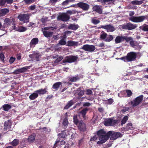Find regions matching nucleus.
I'll return each instance as SVG.
<instances>
[{"label": "nucleus", "instance_id": "nucleus-1", "mask_svg": "<svg viewBox=\"0 0 148 148\" xmlns=\"http://www.w3.org/2000/svg\"><path fill=\"white\" fill-rule=\"evenodd\" d=\"M112 133L111 131H109L106 133L102 129L98 131L97 134L99 137V140L97 142V144L101 145L105 143L108 139Z\"/></svg>", "mask_w": 148, "mask_h": 148}, {"label": "nucleus", "instance_id": "nucleus-2", "mask_svg": "<svg viewBox=\"0 0 148 148\" xmlns=\"http://www.w3.org/2000/svg\"><path fill=\"white\" fill-rule=\"evenodd\" d=\"M137 57V54L135 52H130L127 54L126 56L121 57L120 59L125 62H130L136 60Z\"/></svg>", "mask_w": 148, "mask_h": 148}, {"label": "nucleus", "instance_id": "nucleus-3", "mask_svg": "<svg viewBox=\"0 0 148 148\" xmlns=\"http://www.w3.org/2000/svg\"><path fill=\"white\" fill-rule=\"evenodd\" d=\"M147 18L146 16H132L129 19L130 21L134 23H140L143 22Z\"/></svg>", "mask_w": 148, "mask_h": 148}, {"label": "nucleus", "instance_id": "nucleus-4", "mask_svg": "<svg viewBox=\"0 0 148 148\" xmlns=\"http://www.w3.org/2000/svg\"><path fill=\"white\" fill-rule=\"evenodd\" d=\"M104 124L106 126H117L118 125V121L113 120L110 118L106 120L104 122Z\"/></svg>", "mask_w": 148, "mask_h": 148}, {"label": "nucleus", "instance_id": "nucleus-5", "mask_svg": "<svg viewBox=\"0 0 148 148\" xmlns=\"http://www.w3.org/2000/svg\"><path fill=\"white\" fill-rule=\"evenodd\" d=\"M18 18L20 21L24 23L29 22V14H20L18 16Z\"/></svg>", "mask_w": 148, "mask_h": 148}, {"label": "nucleus", "instance_id": "nucleus-6", "mask_svg": "<svg viewBox=\"0 0 148 148\" xmlns=\"http://www.w3.org/2000/svg\"><path fill=\"white\" fill-rule=\"evenodd\" d=\"M77 59V57L75 56H66L62 60L63 63L68 62L71 63L76 61Z\"/></svg>", "mask_w": 148, "mask_h": 148}, {"label": "nucleus", "instance_id": "nucleus-7", "mask_svg": "<svg viewBox=\"0 0 148 148\" xmlns=\"http://www.w3.org/2000/svg\"><path fill=\"white\" fill-rule=\"evenodd\" d=\"M122 28L125 29L131 30L136 28L137 25L136 24H133L130 23L124 24L121 25Z\"/></svg>", "mask_w": 148, "mask_h": 148}, {"label": "nucleus", "instance_id": "nucleus-8", "mask_svg": "<svg viewBox=\"0 0 148 148\" xmlns=\"http://www.w3.org/2000/svg\"><path fill=\"white\" fill-rule=\"evenodd\" d=\"M95 47L92 45H89L86 44L83 45L81 48V49H82L85 51H88L90 52H92L95 49Z\"/></svg>", "mask_w": 148, "mask_h": 148}, {"label": "nucleus", "instance_id": "nucleus-9", "mask_svg": "<svg viewBox=\"0 0 148 148\" xmlns=\"http://www.w3.org/2000/svg\"><path fill=\"white\" fill-rule=\"evenodd\" d=\"M102 28L107 30L108 32H112L114 31L115 28L114 26L111 24L105 25H101L99 28Z\"/></svg>", "mask_w": 148, "mask_h": 148}, {"label": "nucleus", "instance_id": "nucleus-10", "mask_svg": "<svg viewBox=\"0 0 148 148\" xmlns=\"http://www.w3.org/2000/svg\"><path fill=\"white\" fill-rule=\"evenodd\" d=\"M78 6L84 11H87L90 6L88 4L83 2H80L77 4Z\"/></svg>", "mask_w": 148, "mask_h": 148}, {"label": "nucleus", "instance_id": "nucleus-11", "mask_svg": "<svg viewBox=\"0 0 148 148\" xmlns=\"http://www.w3.org/2000/svg\"><path fill=\"white\" fill-rule=\"evenodd\" d=\"M29 68V66H26L20 69H16L13 72V73L14 74H17L24 73L26 72Z\"/></svg>", "mask_w": 148, "mask_h": 148}, {"label": "nucleus", "instance_id": "nucleus-12", "mask_svg": "<svg viewBox=\"0 0 148 148\" xmlns=\"http://www.w3.org/2000/svg\"><path fill=\"white\" fill-rule=\"evenodd\" d=\"M59 20L66 22L68 21L70 19V16L65 13H62L58 17Z\"/></svg>", "mask_w": 148, "mask_h": 148}, {"label": "nucleus", "instance_id": "nucleus-13", "mask_svg": "<svg viewBox=\"0 0 148 148\" xmlns=\"http://www.w3.org/2000/svg\"><path fill=\"white\" fill-rule=\"evenodd\" d=\"M112 133L110 136L111 137L110 140H114L119 137H121L122 136V135L119 132H114L111 131Z\"/></svg>", "mask_w": 148, "mask_h": 148}, {"label": "nucleus", "instance_id": "nucleus-14", "mask_svg": "<svg viewBox=\"0 0 148 148\" xmlns=\"http://www.w3.org/2000/svg\"><path fill=\"white\" fill-rule=\"evenodd\" d=\"M41 56V55L38 53H34L33 54H30L29 55V57L30 58L37 61L40 60Z\"/></svg>", "mask_w": 148, "mask_h": 148}, {"label": "nucleus", "instance_id": "nucleus-15", "mask_svg": "<svg viewBox=\"0 0 148 148\" xmlns=\"http://www.w3.org/2000/svg\"><path fill=\"white\" fill-rule=\"evenodd\" d=\"M78 127L79 130L81 131L84 132L86 130L85 124L82 121H80L78 122Z\"/></svg>", "mask_w": 148, "mask_h": 148}, {"label": "nucleus", "instance_id": "nucleus-16", "mask_svg": "<svg viewBox=\"0 0 148 148\" xmlns=\"http://www.w3.org/2000/svg\"><path fill=\"white\" fill-rule=\"evenodd\" d=\"M12 21L11 19L9 18H5L4 21V23L2 26V27L5 28L9 27L12 23Z\"/></svg>", "mask_w": 148, "mask_h": 148}, {"label": "nucleus", "instance_id": "nucleus-17", "mask_svg": "<svg viewBox=\"0 0 148 148\" xmlns=\"http://www.w3.org/2000/svg\"><path fill=\"white\" fill-rule=\"evenodd\" d=\"M81 78V76L78 75L69 78V80L71 82H75L79 80Z\"/></svg>", "mask_w": 148, "mask_h": 148}, {"label": "nucleus", "instance_id": "nucleus-18", "mask_svg": "<svg viewBox=\"0 0 148 148\" xmlns=\"http://www.w3.org/2000/svg\"><path fill=\"white\" fill-rule=\"evenodd\" d=\"M38 41L39 40L37 38H32L29 43L30 47L31 48L35 47L38 43Z\"/></svg>", "mask_w": 148, "mask_h": 148}, {"label": "nucleus", "instance_id": "nucleus-19", "mask_svg": "<svg viewBox=\"0 0 148 148\" xmlns=\"http://www.w3.org/2000/svg\"><path fill=\"white\" fill-rule=\"evenodd\" d=\"M92 10L98 13L99 14L102 13V10L101 6L99 5H95L92 8Z\"/></svg>", "mask_w": 148, "mask_h": 148}, {"label": "nucleus", "instance_id": "nucleus-20", "mask_svg": "<svg viewBox=\"0 0 148 148\" xmlns=\"http://www.w3.org/2000/svg\"><path fill=\"white\" fill-rule=\"evenodd\" d=\"M35 92H36L38 95H43L46 94L47 92V88H45L44 89L41 88L35 91Z\"/></svg>", "mask_w": 148, "mask_h": 148}, {"label": "nucleus", "instance_id": "nucleus-21", "mask_svg": "<svg viewBox=\"0 0 148 148\" xmlns=\"http://www.w3.org/2000/svg\"><path fill=\"white\" fill-rule=\"evenodd\" d=\"M84 90L83 87H80L78 88L76 92L77 94L79 97L82 96L84 94Z\"/></svg>", "mask_w": 148, "mask_h": 148}, {"label": "nucleus", "instance_id": "nucleus-22", "mask_svg": "<svg viewBox=\"0 0 148 148\" xmlns=\"http://www.w3.org/2000/svg\"><path fill=\"white\" fill-rule=\"evenodd\" d=\"M9 10L7 8H3L0 10V17L5 16L9 12Z\"/></svg>", "mask_w": 148, "mask_h": 148}, {"label": "nucleus", "instance_id": "nucleus-23", "mask_svg": "<svg viewBox=\"0 0 148 148\" xmlns=\"http://www.w3.org/2000/svg\"><path fill=\"white\" fill-rule=\"evenodd\" d=\"M11 121L8 120L4 123V128L5 129L7 130L11 128Z\"/></svg>", "mask_w": 148, "mask_h": 148}, {"label": "nucleus", "instance_id": "nucleus-24", "mask_svg": "<svg viewBox=\"0 0 148 148\" xmlns=\"http://www.w3.org/2000/svg\"><path fill=\"white\" fill-rule=\"evenodd\" d=\"M114 41L116 44L122 42H123V36H117Z\"/></svg>", "mask_w": 148, "mask_h": 148}, {"label": "nucleus", "instance_id": "nucleus-25", "mask_svg": "<svg viewBox=\"0 0 148 148\" xmlns=\"http://www.w3.org/2000/svg\"><path fill=\"white\" fill-rule=\"evenodd\" d=\"M78 43L77 42L69 40L67 42V46L69 47L77 46L78 45Z\"/></svg>", "mask_w": 148, "mask_h": 148}, {"label": "nucleus", "instance_id": "nucleus-26", "mask_svg": "<svg viewBox=\"0 0 148 148\" xmlns=\"http://www.w3.org/2000/svg\"><path fill=\"white\" fill-rule=\"evenodd\" d=\"M130 45L131 47L133 48L138 46L139 43L138 42L135 40H132L130 41Z\"/></svg>", "mask_w": 148, "mask_h": 148}, {"label": "nucleus", "instance_id": "nucleus-27", "mask_svg": "<svg viewBox=\"0 0 148 148\" xmlns=\"http://www.w3.org/2000/svg\"><path fill=\"white\" fill-rule=\"evenodd\" d=\"M62 83L60 82H57L54 83L52 86V88L55 89L56 90H58L60 86L62 85Z\"/></svg>", "mask_w": 148, "mask_h": 148}, {"label": "nucleus", "instance_id": "nucleus-28", "mask_svg": "<svg viewBox=\"0 0 148 148\" xmlns=\"http://www.w3.org/2000/svg\"><path fill=\"white\" fill-rule=\"evenodd\" d=\"M53 32H49L44 31L43 32V34L44 36L46 37H50L52 36Z\"/></svg>", "mask_w": 148, "mask_h": 148}, {"label": "nucleus", "instance_id": "nucleus-29", "mask_svg": "<svg viewBox=\"0 0 148 148\" xmlns=\"http://www.w3.org/2000/svg\"><path fill=\"white\" fill-rule=\"evenodd\" d=\"M125 92L127 94V95L128 97H130L132 94V91L130 90H126V92L125 91H123L121 92L120 94H119L118 95H119L120 94H125Z\"/></svg>", "mask_w": 148, "mask_h": 148}, {"label": "nucleus", "instance_id": "nucleus-30", "mask_svg": "<svg viewBox=\"0 0 148 148\" xmlns=\"http://www.w3.org/2000/svg\"><path fill=\"white\" fill-rule=\"evenodd\" d=\"M140 29L145 32H148V25L144 24L139 27Z\"/></svg>", "mask_w": 148, "mask_h": 148}, {"label": "nucleus", "instance_id": "nucleus-31", "mask_svg": "<svg viewBox=\"0 0 148 148\" xmlns=\"http://www.w3.org/2000/svg\"><path fill=\"white\" fill-rule=\"evenodd\" d=\"M79 26L77 25L71 24L68 27V28L73 30H76L78 28Z\"/></svg>", "mask_w": 148, "mask_h": 148}, {"label": "nucleus", "instance_id": "nucleus-32", "mask_svg": "<svg viewBox=\"0 0 148 148\" xmlns=\"http://www.w3.org/2000/svg\"><path fill=\"white\" fill-rule=\"evenodd\" d=\"M35 136L36 135L35 134H33L29 136L28 138V142L30 143L33 142L35 140Z\"/></svg>", "mask_w": 148, "mask_h": 148}, {"label": "nucleus", "instance_id": "nucleus-33", "mask_svg": "<svg viewBox=\"0 0 148 148\" xmlns=\"http://www.w3.org/2000/svg\"><path fill=\"white\" fill-rule=\"evenodd\" d=\"M107 34L106 32H104L103 31L101 32V33L100 35V38L101 39L104 40L105 41L106 38L107 36Z\"/></svg>", "mask_w": 148, "mask_h": 148}, {"label": "nucleus", "instance_id": "nucleus-34", "mask_svg": "<svg viewBox=\"0 0 148 148\" xmlns=\"http://www.w3.org/2000/svg\"><path fill=\"white\" fill-rule=\"evenodd\" d=\"M38 96V95L37 93L36 92H35L29 96V98L31 100H34Z\"/></svg>", "mask_w": 148, "mask_h": 148}, {"label": "nucleus", "instance_id": "nucleus-35", "mask_svg": "<svg viewBox=\"0 0 148 148\" xmlns=\"http://www.w3.org/2000/svg\"><path fill=\"white\" fill-rule=\"evenodd\" d=\"M105 42H110L113 40L114 38L113 36L111 35H108L107 37L106 38Z\"/></svg>", "mask_w": 148, "mask_h": 148}, {"label": "nucleus", "instance_id": "nucleus-36", "mask_svg": "<svg viewBox=\"0 0 148 148\" xmlns=\"http://www.w3.org/2000/svg\"><path fill=\"white\" fill-rule=\"evenodd\" d=\"M143 96L141 95L135 99L134 102H142L143 99Z\"/></svg>", "mask_w": 148, "mask_h": 148}, {"label": "nucleus", "instance_id": "nucleus-37", "mask_svg": "<svg viewBox=\"0 0 148 148\" xmlns=\"http://www.w3.org/2000/svg\"><path fill=\"white\" fill-rule=\"evenodd\" d=\"M88 111V109L87 108H86L83 109L80 112V113L82 115L83 118L85 119V115L86 113V112Z\"/></svg>", "mask_w": 148, "mask_h": 148}, {"label": "nucleus", "instance_id": "nucleus-38", "mask_svg": "<svg viewBox=\"0 0 148 148\" xmlns=\"http://www.w3.org/2000/svg\"><path fill=\"white\" fill-rule=\"evenodd\" d=\"M97 17H94L92 19L91 22L92 23L95 25H97L100 23V21L96 19Z\"/></svg>", "mask_w": 148, "mask_h": 148}, {"label": "nucleus", "instance_id": "nucleus-39", "mask_svg": "<svg viewBox=\"0 0 148 148\" xmlns=\"http://www.w3.org/2000/svg\"><path fill=\"white\" fill-rule=\"evenodd\" d=\"M4 110L5 111H8L11 108V106L8 104H5L3 106Z\"/></svg>", "mask_w": 148, "mask_h": 148}, {"label": "nucleus", "instance_id": "nucleus-40", "mask_svg": "<svg viewBox=\"0 0 148 148\" xmlns=\"http://www.w3.org/2000/svg\"><path fill=\"white\" fill-rule=\"evenodd\" d=\"M27 29V28L23 26H20L19 27L17 30V31L20 32H23L25 31Z\"/></svg>", "mask_w": 148, "mask_h": 148}, {"label": "nucleus", "instance_id": "nucleus-41", "mask_svg": "<svg viewBox=\"0 0 148 148\" xmlns=\"http://www.w3.org/2000/svg\"><path fill=\"white\" fill-rule=\"evenodd\" d=\"M142 1H138L137 0L133 1H132L131 3L133 5H140L143 3Z\"/></svg>", "mask_w": 148, "mask_h": 148}, {"label": "nucleus", "instance_id": "nucleus-42", "mask_svg": "<svg viewBox=\"0 0 148 148\" xmlns=\"http://www.w3.org/2000/svg\"><path fill=\"white\" fill-rule=\"evenodd\" d=\"M19 142L18 139H15L11 143L13 146H15L18 144Z\"/></svg>", "mask_w": 148, "mask_h": 148}, {"label": "nucleus", "instance_id": "nucleus-43", "mask_svg": "<svg viewBox=\"0 0 148 148\" xmlns=\"http://www.w3.org/2000/svg\"><path fill=\"white\" fill-rule=\"evenodd\" d=\"M133 127L132 126V124L131 123H128L127 125L126 129L128 130H132L133 129Z\"/></svg>", "mask_w": 148, "mask_h": 148}, {"label": "nucleus", "instance_id": "nucleus-44", "mask_svg": "<svg viewBox=\"0 0 148 148\" xmlns=\"http://www.w3.org/2000/svg\"><path fill=\"white\" fill-rule=\"evenodd\" d=\"M132 38L131 37H128L126 36H123V41H124L125 40L126 42H128L129 41L132 40Z\"/></svg>", "mask_w": 148, "mask_h": 148}, {"label": "nucleus", "instance_id": "nucleus-45", "mask_svg": "<svg viewBox=\"0 0 148 148\" xmlns=\"http://www.w3.org/2000/svg\"><path fill=\"white\" fill-rule=\"evenodd\" d=\"M77 12L75 10H70L67 11V13L68 14L71 15L73 14H75Z\"/></svg>", "mask_w": 148, "mask_h": 148}, {"label": "nucleus", "instance_id": "nucleus-46", "mask_svg": "<svg viewBox=\"0 0 148 148\" xmlns=\"http://www.w3.org/2000/svg\"><path fill=\"white\" fill-rule=\"evenodd\" d=\"M128 119V117L127 116H125L123 118L121 121V125H123V124H125L126 122L127 121Z\"/></svg>", "mask_w": 148, "mask_h": 148}, {"label": "nucleus", "instance_id": "nucleus-47", "mask_svg": "<svg viewBox=\"0 0 148 148\" xmlns=\"http://www.w3.org/2000/svg\"><path fill=\"white\" fill-rule=\"evenodd\" d=\"M35 0H24L23 1L26 4L29 5L34 2Z\"/></svg>", "mask_w": 148, "mask_h": 148}, {"label": "nucleus", "instance_id": "nucleus-48", "mask_svg": "<svg viewBox=\"0 0 148 148\" xmlns=\"http://www.w3.org/2000/svg\"><path fill=\"white\" fill-rule=\"evenodd\" d=\"M86 99H87L88 100H89L90 101H92V100L93 99V98L92 97H82L81 98V101H83V99H84V100L86 101Z\"/></svg>", "mask_w": 148, "mask_h": 148}, {"label": "nucleus", "instance_id": "nucleus-49", "mask_svg": "<svg viewBox=\"0 0 148 148\" xmlns=\"http://www.w3.org/2000/svg\"><path fill=\"white\" fill-rule=\"evenodd\" d=\"M63 59V57L61 56H59L56 59L55 62L58 63L61 61Z\"/></svg>", "mask_w": 148, "mask_h": 148}, {"label": "nucleus", "instance_id": "nucleus-50", "mask_svg": "<svg viewBox=\"0 0 148 148\" xmlns=\"http://www.w3.org/2000/svg\"><path fill=\"white\" fill-rule=\"evenodd\" d=\"M59 143H60L61 145H64L65 143V142L64 140H61L59 142L58 140H57L54 144V147H56V144Z\"/></svg>", "mask_w": 148, "mask_h": 148}, {"label": "nucleus", "instance_id": "nucleus-51", "mask_svg": "<svg viewBox=\"0 0 148 148\" xmlns=\"http://www.w3.org/2000/svg\"><path fill=\"white\" fill-rule=\"evenodd\" d=\"M68 119L66 117L63 120V124L64 126H66L68 124Z\"/></svg>", "mask_w": 148, "mask_h": 148}, {"label": "nucleus", "instance_id": "nucleus-52", "mask_svg": "<svg viewBox=\"0 0 148 148\" xmlns=\"http://www.w3.org/2000/svg\"><path fill=\"white\" fill-rule=\"evenodd\" d=\"M140 102H130L129 104L131 105V106L135 107L138 105Z\"/></svg>", "mask_w": 148, "mask_h": 148}, {"label": "nucleus", "instance_id": "nucleus-53", "mask_svg": "<svg viewBox=\"0 0 148 148\" xmlns=\"http://www.w3.org/2000/svg\"><path fill=\"white\" fill-rule=\"evenodd\" d=\"M59 44L61 45H65L66 44V42L63 39L60 40L59 42Z\"/></svg>", "mask_w": 148, "mask_h": 148}, {"label": "nucleus", "instance_id": "nucleus-54", "mask_svg": "<svg viewBox=\"0 0 148 148\" xmlns=\"http://www.w3.org/2000/svg\"><path fill=\"white\" fill-rule=\"evenodd\" d=\"M73 104V102H69L68 104L64 107V109H68Z\"/></svg>", "mask_w": 148, "mask_h": 148}, {"label": "nucleus", "instance_id": "nucleus-55", "mask_svg": "<svg viewBox=\"0 0 148 148\" xmlns=\"http://www.w3.org/2000/svg\"><path fill=\"white\" fill-rule=\"evenodd\" d=\"M36 8V6L34 5H31L30 6L29 8V9L30 10H34Z\"/></svg>", "mask_w": 148, "mask_h": 148}, {"label": "nucleus", "instance_id": "nucleus-56", "mask_svg": "<svg viewBox=\"0 0 148 148\" xmlns=\"http://www.w3.org/2000/svg\"><path fill=\"white\" fill-rule=\"evenodd\" d=\"M15 60V58L11 57L9 60V62L10 63L12 64L14 62Z\"/></svg>", "mask_w": 148, "mask_h": 148}, {"label": "nucleus", "instance_id": "nucleus-57", "mask_svg": "<svg viewBox=\"0 0 148 148\" xmlns=\"http://www.w3.org/2000/svg\"><path fill=\"white\" fill-rule=\"evenodd\" d=\"M6 3L5 0H1L0 1V6H3Z\"/></svg>", "mask_w": 148, "mask_h": 148}, {"label": "nucleus", "instance_id": "nucleus-58", "mask_svg": "<svg viewBox=\"0 0 148 148\" xmlns=\"http://www.w3.org/2000/svg\"><path fill=\"white\" fill-rule=\"evenodd\" d=\"M4 55L3 53H1L0 54V58L2 60H3L4 59Z\"/></svg>", "mask_w": 148, "mask_h": 148}, {"label": "nucleus", "instance_id": "nucleus-59", "mask_svg": "<svg viewBox=\"0 0 148 148\" xmlns=\"http://www.w3.org/2000/svg\"><path fill=\"white\" fill-rule=\"evenodd\" d=\"M92 91L90 89H88L86 91V94L88 95H90L92 94Z\"/></svg>", "mask_w": 148, "mask_h": 148}, {"label": "nucleus", "instance_id": "nucleus-60", "mask_svg": "<svg viewBox=\"0 0 148 148\" xmlns=\"http://www.w3.org/2000/svg\"><path fill=\"white\" fill-rule=\"evenodd\" d=\"M73 121L75 124H76V125L77 124V123H78V120L76 117H75V116H74Z\"/></svg>", "mask_w": 148, "mask_h": 148}, {"label": "nucleus", "instance_id": "nucleus-61", "mask_svg": "<svg viewBox=\"0 0 148 148\" xmlns=\"http://www.w3.org/2000/svg\"><path fill=\"white\" fill-rule=\"evenodd\" d=\"M97 139V137L96 136H94L93 137L91 138L90 140V141H93L96 140Z\"/></svg>", "mask_w": 148, "mask_h": 148}, {"label": "nucleus", "instance_id": "nucleus-62", "mask_svg": "<svg viewBox=\"0 0 148 148\" xmlns=\"http://www.w3.org/2000/svg\"><path fill=\"white\" fill-rule=\"evenodd\" d=\"M97 1L98 2H101L102 4L105 5L106 4V0H97Z\"/></svg>", "mask_w": 148, "mask_h": 148}, {"label": "nucleus", "instance_id": "nucleus-63", "mask_svg": "<svg viewBox=\"0 0 148 148\" xmlns=\"http://www.w3.org/2000/svg\"><path fill=\"white\" fill-rule=\"evenodd\" d=\"M6 3L8 4H10L13 3V0H5Z\"/></svg>", "mask_w": 148, "mask_h": 148}, {"label": "nucleus", "instance_id": "nucleus-64", "mask_svg": "<svg viewBox=\"0 0 148 148\" xmlns=\"http://www.w3.org/2000/svg\"><path fill=\"white\" fill-rule=\"evenodd\" d=\"M83 139H81L79 140L78 142L79 146V147L81 145L82 142H83Z\"/></svg>", "mask_w": 148, "mask_h": 148}]
</instances>
